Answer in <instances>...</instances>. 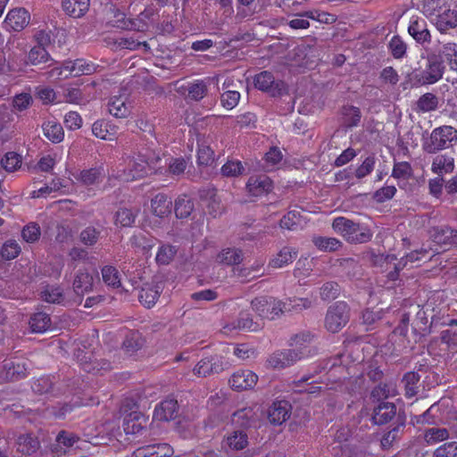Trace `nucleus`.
<instances>
[{
	"label": "nucleus",
	"mask_w": 457,
	"mask_h": 457,
	"mask_svg": "<svg viewBox=\"0 0 457 457\" xmlns=\"http://www.w3.org/2000/svg\"><path fill=\"white\" fill-rule=\"evenodd\" d=\"M332 227L350 244H364L372 238V232L368 227L345 217L334 219Z\"/></svg>",
	"instance_id": "1"
},
{
	"label": "nucleus",
	"mask_w": 457,
	"mask_h": 457,
	"mask_svg": "<svg viewBox=\"0 0 457 457\" xmlns=\"http://www.w3.org/2000/svg\"><path fill=\"white\" fill-rule=\"evenodd\" d=\"M457 141V130L452 126L436 128L428 142L424 143L423 150L428 154H436L448 147V143Z\"/></svg>",
	"instance_id": "2"
},
{
	"label": "nucleus",
	"mask_w": 457,
	"mask_h": 457,
	"mask_svg": "<svg viewBox=\"0 0 457 457\" xmlns=\"http://www.w3.org/2000/svg\"><path fill=\"white\" fill-rule=\"evenodd\" d=\"M255 88L267 93L271 97H281L288 94L287 84L281 79H275L270 71H264L253 78Z\"/></svg>",
	"instance_id": "3"
},
{
	"label": "nucleus",
	"mask_w": 457,
	"mask_h": 457,
	"mask_svg": "<svg viewBox=\"0 0 457 457\" xmlns=\"http://www.w3.org/2000/svg\"><path fill=\"white\" fill-rule=\"evenodd\" d=\"M350 308L345 302H337L328 307L325 317V327L332 332L341 330L349 321Z\"/></svg>",
	"instance_id": "4"
},
{
	"label": "nucleus",
	"mask_w": 457,
	"mask_h": 457,
	"mask_svg": "<svg viewBox=\"0 0 457 457\" xmlns=\"http://www.w3.org/2000/svg\"><path fill=\"white\" fill-rule=\"evenodd\" d=\"M27 377L26 363L18 359H9L3 361L0 370V381H18Z\"/></svg>",
	"instance_id": "5"
},
{
	"label": "nucleus",
	"mask_w": 457,
	"mask_h": 457,
	"mask_svg": "<svg viewBox=\"0 0 457 457\" xmlns=\"http://www.w3.org/2000/svg\"><path fill=\"white\" fill-rule=\"evenodd\" d=\"M435 303L432 301H428L418 312L416 318L412 322V329L416 336L420 337H425L431 333V328L434 325H428V313L435 312Z\"/></svg>",
	"instance_id": "6"
},
{
	"label": "nucleus",
	"mask_w": 457,
	"mask_h": 457,
	"mask_svg": "<svg viewBox=\"0 0 457 457\" xmlns=\"http://www.w3.org/2000/svg\"><path fill=\"white\" fill-rule=\"evenodd\" d=\"M123 413L122 428L126 435H136L141 432L145 428L146 422L145 416L137 410L130 411L128 412V405L124 404L121 407Z\"/></svg>",
	"instance_id": "7"
},
{
	"label": "nucleus",
	"mask_w": 457,
	"mask_h": 457,
	"mask_svg": "<svg viewBox=\"0 0 457 457\" xmlns=\"http://www.w3.org/2000/svg\"><path fill=\"white\" fill-rule=\"evenodd\" d=\"M263 326L264 323L262 321V320H254L250 313L241 312L237 320L227 324L223 328L226 331L238 329L247 332H257L261 330L263 328Z\"/></svg>",
	"instance_id": "8"
},
{
	"label": "nucleus",
	"mask_w": 457,
	"mask_h": 457,
	"mask_svg": "<svg viewBox=\"0 0 457 457\" xmlns=\"http://www.w3.org/2000/svg\"><path fill=\"white\" fill-rule=\"evenodd\" d=\"M424 71L432 84L436 83L443 78L445 71V65L442 54L439 52L428 54L426 69Z\"/></svg>",
	"instance_id": "9"
},
{
	"label": "nucleus",
	"mask_w": 457,
	"mask_h": 457,
	"mask_svg": "<svg viewBox=\"0 0 457 457\" xmlns=\"http://www.w3.org/2000/svg\"><path fill=\"white\" fill-rule=\"evenodd\" d=\"M258 381V376L251 370H242L235 372L229 379L231 387L237 391L253 388Z\"/></svg>",
	"instance_id": "10"
},
{
	"label": "nucleus",
	"mask_w": 457,
	"mask_h": 457,
	"mask_svg": "<svg viewBox=\"0 0 457 457\" xmlns=\"http://www.w3.org/2000/svg\"><path fill=\"white\" fill-rule=\"evenodd\" d=\"M303 355L304 353L302 350L288 349L271 355L269 362L272 367L281 369L294 364L296 361L302 359Z\"/></svg>",
	"instance_id": "11"
},
{
	"label": "nucleus",
	"mask_w": 457,
	"mask_h": 457,
	"mask_svg": "<svg viewBox=\"0 0 457 457\" xmlns=\"http://www.w3.org/2000/svg\"><path fill=\"white\" fill-rule=\"evenodd\" d=\"M30 14L25 8H15L8 12L4 23L6 28L21 31L28 26Z\"/></svg>",
	"instance_id": "12"
},
{
	"label": "nucleus",
	"mask_w": 457,
	"mask_h": 457,
	"mask_svg": "<svg viewBox=\"0 0 457 457\" xmlns=\"http://www.w3.org/2000/svg\"><path fill=\"white\" fill-rule=\"evenodd\" d=\"M246 188L252 195L259 196L270 193L273 189V182L265 174L252 176L247 181Z\"/></svg>",
	"instance_id": "13"
},
{
	"label": "nucleus",
	"mask_w": 457,
	"mask_h": 457,
	"mask_svg": "<svg viewBox=\"0 0 457 457\" xmlns=\"http://www.w3.org/2000/svg\"><path fill=\"white\" fill-rule=\"evenodd\" d=\"M222 359L217 355L202 359L195 367L194 373L206 377L212 374H218L223 370Z\"/></svg>",
	"instance_id": "14"
},
{
	"label": "nucleus",
	"mask_w": 457,
	"mask_h": 457,
	"mask_svg": "<svg viewBox=\"0 0 457 457\" xmlns=\"http://www.w3.org/2000/svg\"><path fill=\"white\" fill-rule=\"evenodd\" d=\"M249 444L248 436L244 429H236L228 435L223 442L222 448L227 453L244 450Z\"/></svg>",
	"instance_id": "15"
},
{
	"label": "nucleus",
	"mask_w": 457,
	"mask_h": 457,
	"mask_svg": "<svg viewBox=\"0 0 457 457\" xmlns=\"http://www.w3.org/2000/svg\"><path fill=\"white\" fill-rule=\"evenodd\" d=\"M396 405L389 402H380L373 410L372 421L376 425L388 423L394 417H397Z\"/></svg>",
	"instance_id": "16"
},
{
	"label": "nucleus",
	"mask_w": 457,
	"mask_h": 457,
	"mask_svg": "<svg viewBox=\"0 0 457 457\" xmlns=\"http://www.w3.org/2000/svg\"><path fill=\"white\" fill-rule=\"evenodd\" d=\"M290 417V404L287 401H278L269 408L268 419L273 425H281Z\"/></svg>",
	"instance_id": "17"
},
{
	"label": "nucleus",
	"mask_w": 457,
	"mask_h": 457,
	"mask_svg": "<svg viewBox=\"0 0 457 457\" xmlns=\"http://www.w3.org/2000/svg\"><path fill=\"white\" fill-rule=\"evenodd\" d=\"M179 415L178 401L174 398L163 400L154 410V417L159 420H171Z\"/></svg>",
	"instance_id": "18"
},
{
	"label": "nucleus",
	"mask_w": 457,
	"mask_h": 457,
	"mask_svg": "<svg viewBox=\"0 0 457 457\" xmlns=\"http://www.w3.org/2000/svg\"><path fill=\"white\" fill-rule=\"evenodd\" d=\"M153 213L160 218H164L171 213L172 201L163 193L157 194L151 201Z\"/></svg>",
	"instance_id": "19"
},
{
	"label": "nucleus",
	"mask_w": 457,
	"mask_h": 457,
	"mask_svg": "<svg viewBox=\"0 0 457 457\" xmlns=\"http://www.w3.org/2000/svg\"><path fill=\"white\" fill-rule=\"evenodd\" d=\"M408 32L419 44L429 43L431 40V36L424 19L412 21L408 28Z\"/></svg>",
	"instance_id": "20"
},
{
	"label": "nucleus",
	"mask_w": 457,
	"mask_h": 457,
	"mask_svg": "<svg viewBox=\"0 0 457 457\" xmlns=\"http://www.w3.org/2000/svg\"><path fill=\"white\" fill-rule=\"evenodd\" d=\"M406 416L404 411H399L397 415V424L381 438L380 445L383 450H388L393 443L398 438L399 433L405 427Z\"/></svg>",
	"instance_id": "21"
},
{
	"label": "nucleus",
	"mask_w": 457,
	"mask_h": 457,
	"mask_svg": "<svg viewBox=\"0 0 457 457\" xmlns=\"http://www.w3.org/2000/svg\"><path fill=\"white\" fill-rule=\"evenodd\" d=\"M31 388L34 393L38 395L49 394L56 396L62 394L60 387H55V383L49 376H43L34 380Z\"/></svg>",
	"instance_id": "22"
},
{
	"label": "nucleus",
	"mask_w": 457,
	"mask_h": 457,
	"mask_svg": "<svg viewBox=\"0 0 457 457\" xmlns=\"http://www.w3.org/2000/svg\"><path fill=\"white\" fill-rule=\"evenodd\" d=\"M94 286V278L88 272L79 270L73 280V291L79 296L92 291Z\"/></svg>",
	"instance_id": "23"
},
{
	"label": "nucleus",
	"mask_w": 457,
	"mask_h": 457,
	"mask_svg": "<svg viewBox=\"0 0 457 457\" xmlns=\"http://www.w3.org/2000/svg\"><path fill=\"white\" fill-rule=\"evenodd\" d=\"M17 451L26 455H32L39 449L40 443L32 434H23L16 440Z\"/></svg>",
	"instance_id": "24"
},
{
	"label": "nucleus",
	"mask_w": 457,
	"mask_h": 457,
	"mask_svg": "<svg viewBox=\"0 0 457 457\" xmlns=\"http://www.w3.org/2000/svg\"><path fill=\"white\" fill-rule=\"evenodd\" d=\"M402 383L404 387V395L407 398L417 395L422 387L420 375L415 371L405 373L402 378Z\"/></svg>",
	"instance_id": "25"
},
{
	"label": "nucleus",
	"mask_w": 457,
	"mask_h": 457,
	"mask_svg": "<svg viewBox=\"0 0 457 457\" xmlns=\"http://www.w3.org/2000/svg\"><path fill=\"white\" fill-rule=\"evenodd\" d=\"M62 7L67 15L80 18L88 11L89 0H62Z\"/></svg>",
	"instance_id": "26"
},
{
	"label": "nucleus",
	"mask_w": 457,
	"mask_h": 457,
	"mask_svg": "<svg viewBox=\"0 0 457 457\" xmlns=\"http://www.w3.org/2000/svg\"><path fill=\"white\" fill-rule=\"evenodd\" d=\"M256 415L251 408H244L235 411L232 415V422L239 427V429L251 428L256 422Z\"/></svg>",
	"instance_id": "27"
},
{
	"label": "nucleus",
	"mask_w": 457,
	"mask_h": 457,
	"mask_svg": "<svg viewBox=\"0 0 457 457\" xmlns=\"http://www.w3.org/2000/svg\"><path fill=\"white\" fill-rule=\"evenodd\" d=\"M161 292L162 289L158 285L145 284L138 294V300L145 307L150 308L156 303Z\"/></svg>",
	"instance_id": "28"
},
{
	"label": "nucleus",
	"mask_w": 457,
	"mask_h": 457,
	"mask_svg": "<svg viewBox=\"0 0 457 457\" xmlns=\"http://www.w3.org/2000/svg\"><path fill=\"white\" fill-rule=\"evenodd\" d=\"M153 159L139 154L131 163V177L132 179H137L145 177L149 171L152 170L151 164Z\"/></svg>",
	"instance_id": "29"
},
{
	"label": "nucleus",
	"mask_w": 457,
	"mask_h": 457,
	"mask_svg": "<svg viewBox=\"0 0 457 457\" xmlns=\"http://www.w3.org/2000/svg\"><path fill=\"white\" fill-rule=\"evenodd\" d=\"M195 204L187 195H179L174 203V212L178 219H187L194 211Z\"/></svg>",
	"instance_id": "30"
},
{
	"label": "nucleus",
	"mask_w": 457,
	"mask_h": 457,
	"mask_svg": "<svg viewBox=\"0 0 457 457\" xmlns=\"http://www.w3.org/2000/svg\"><path fill=\"white\" fill-rule=\"evenodd\" d=\"M51 318L48 314L38 312L31 315L29 325L32 333H44L51 327Z\"/></svg>",
	"instance_id": "31"
},
{
	"label": "nucleus",
	"mask_w": 457,
	"mask_h": 457,
	"mask_svg": "<svg viewBox=\"0 0 457 457\" xmlns=\"http://www.w3.org/2000/svg\"><path fill=\"white\" fill-rule=\"evenodd\" d=\"M108 112L116 118H126L130 113V106L121 96H113L108 103Z\"/></svg>",
	"instance_id": "32"
},
{
	"label": "nucleus",
	"mask_w": 457,
	"mask_h": 457,
	"mask_svg": "<svg viewBox=\"0 0 457 457\" xmlns=\"http://www.w3.org/2000/svg\"><path fill=\"white\" fill-rule=\"evenodd\" d=\"M436 27L441 32L457 27V11L445 10L436 17Z\"/></svg>",
	"instance_id": "33"
},
{
	"label": "nucleus",
	"mask_w": 457,
	"mask_h": 457,
	"mask_svg": "<svg viewBox=\"0 0 457 457\" xmlns=\"http://www.w3.org/2000/svg\"><path fill=\"white\" fill-rule=\"evenodd\" d=\"M438 97L433 93H425L416 102L415 110L421 112L436 111L438 107Z\"/></svg>",
	"instance_id": "34"
},
{
	"label": "nucleus",
	"mask_w": 457,
	"mask_h": 457,
	"mask_svg": "<svg viewBox=\"0 0 457 457\" xmlns=\"http://www.w3.org/2000/svg\"><path fill=\"white\" fill-rule=\"evenodd\" d=\"M44 135L53 143H60L63 140L64 133L61 124L49 120L43 124Z\"/></svg>",
	"instance_id": "35"
},
{
	"label": "nucleus",
	"mask_w": 457,
	"mask_h": 457,
	"mask_svg": "<svg viewBox=\"0 0 457 457\" xmlns=\"http://www.w3.org/2000/svg\"><path fill=\"white\" fill-rule=\"evenodd\" d=\"M430 237L436 245H449L453 243V230L449 228L435 227L430 230Z\"/></svg>",
	"instance_id": "36"
},
{
	"label": "nucleus",
	"mask_w": 457,
	"mask_h": 457,
	"mask_svg": "<svg viewBox=\"0 0 457 457\" xmlns=\"http://www.w3.org/2000/svg\"><path fill=\"white\" fill-rule=\"evenodd\" d=\"M187 97L193 101H201L208 93V84L205 80H196L190 83L187 89Z\"/></svg>",
	"instance_id": "37"
},
{
	"label": "nucleus",
	"mask_w": 457,
	"mask_h": 457,
	"mask_svg": "<svg viewBox=\"0 0 457 457\" xmlns=\"http://www.w3.org/2000/svg\"><path fill=\"white\" fill-rule=\"evenodd\" d=\"M296 257V251L285 246L279 251L277 256L270 261V265L273 268H282L283 266L291 263Z\"/></svg>",
	"instance_id": "38"
},
{
	"label": "nucleus",
	"mask_w": 457,
	"mask_h": 457,
	"mask_svg": "<svg viewBox=\"0 0 457 457\" xmlns=\"http://www.w3.org/2000/svg\"><path fill=\"white\" fill-rule=\"evenodd\" d=\"M273 303L271 296L255 297L251 302L252 309L261 317L260 320L268 319L270 303Z\"/></svg>",
	"instance_id": "39"
},
{
	"label": "nucleus",
	"mask_w": 457,
	"mask_h": 457,
	"mask_svg": "<svg viewBox=\"0 0 457 457\" xmlns=\"http://www.w3.org/2000/svg\"><path fill=\"white\" fill-rule=\"evenodd\" d=\"M143 344L144 340L140 334L137 331H131L126 336L122 343V348L127 353L132 355L143 346Z\"/></svg>",
	"instance_id": "40"
},
{
	"label": "nucleus",
	"mask_w": 457,
	"mask_h": 457,
	"mask_svg": "<svg viewBox=\"0 0 457 457\" xmlns=\"http://www.w3.org/2000/svg\"><path fill=\"white\" fill-rule=\"evenodd\" d=\"M218 259L223 264L237 265L243 261V252L238 248H227L221 251Z\"/></svg>",
	"instance_id": "41"
},
{
	"label": "nucleus",
	"mask_w": 457,
	"mask_h": 457,
	"mask_svg": "<svg viewBox=\"0 0 457 457\" xmlns=\"http://www.w3.org/2000/svg\"><path fill=\"white\" fill-rule=\"evenodd\" d=\"M439 53L446 60L450 69L457 71V44L446 43L442 46Z\"/></svg>",
	"instance_id": "42"
},
{
	"label": "nucleus",
	"mask_w": 457,
	"mask_h": 457,
	"mask_svg": "<svg viewBox=\"0 0 457 457\" xmlns=\"http://www.w3.org/2000/svg\"><path fill=\"white\" fill-rule=\"evenodd\" d=\"M177 252L176 246L169 244L162 245L157 252L155 261L159 265H168L173 261Z\"/></svg>",
	"instance_id": "43"
},
{
	"label": "nucleus",
	"mask_w": 457,
	"mask_h": 457,
	"mask_svg": "<svg viewBox=\"0 0 457 457\" xmlns=\"http://www.w3.org/2000/svg\"><path fill=\"white\" fill-rule=\"evenodd\" d=\"M303 221V216L301 212L298 210H292L288 212L280 220V227L289 230L296 229L297 227L301 226Z\"/></svg>",
	"instance_id": "44"
},
{
	"label": "nucleus",
	"mask_w": 457,
	"mask_h": 457,
	"mask_svg": "<svg viewBox=\"0 0 457 457\" xmlns=\"http://www.w3.org/2000/svg\"><path fill=\"white\" fill-rule=\"evenodd\" d=\"M312 242L320 250L325 252H335L343 245L342 242L335 237H316Z\"/></svg>",
	"instance_id": "45"
},
{
	"label": "nucleus",
	"mask_w": 457,
	"mask_h": 457,
	"mask_svg": "<svg viewBox=\"0 0 457 457\" xmlns=\"http://www.w3.org/2000/svg\"><path fill=\"white\" fill-rule=\"evenodd\" d=\"M40 295L43 301L50 303H60L63 300L62 289L55 286H46Z\"/></svg>",
	"instance_id": "46"
},
{
	"label": "nucleus",
	"mask_w": 457,
	"mask_h": 457,
	"mask_svg": "<svg viewBox=\"0 0 457 457\" xmlns=\"http://www.w3.org/2000/svg\"><path fill=\"white\" fill-rule=\"evenodd\" d=\"M137 211L128 208H120L115 213V225L120 227H130L135 222Z\"/></svg>",
	"instance_id": "47"
},
{
	"label": "nucleus",
	"mask_w": 457,
	"mask_h": 457,
	"mask_svg": "<svg viewBox=\"0 0 457 457\" xmlns=\"http://www.w3.org/2000/svg\"><path fill=\"white\" fill-rule=\"evenodd\" d=\"M115 126L111 125L109 122L100 120L94 122L92 126V133L101 139H108L107 135L110 134L114 136L115 134Z\"/></svg>",
	"instance_id": "48"
},
{
	"label": "nucleus",
	"mask_w": 457,
	"mask_h": 457,
	"mask_svg": "<svg viewBox=\"0 0 457 457\" xmlns=\"http://www.w3.org/2000/svg\"><path fill=\"white\" fill-rule=\"evenodd\" d=\"M29 60L33 65H40L53 61L46 49L41 46H34L29 51Z\"/></svg>",
	"instance_id": "49"
},
{
	"label": "nucleus",
	"mask_w": 457,
	"mask_h": 457,
	"mask_svg": "<svg viewBox=\"0 0 457 457\" xmlns=\"http://www.w3.org/2000/svg\"><path fill=\"white\" fill-rule=\"evenodd\" d=\"M340 286L335 281L326 282L320 287V298L324 301H331L340 295Z\"/></svg>",
	"instance_id": "50"
},
{
	"label": "nucleus",
	"mask_w": 457,
	"mask_h": 457,
	"mask_svg": "<svg viewBox=\"0 0 457 457\" xmlns=\"http://www.w3.org/2000/svg\"><path fill=\"white\" fill-rule=\"evenodd\" d=\"M245 171V167L239 161L228 160L221 167V174L224 177L235 178L242 175Z\"/></svg>",
	"instance_id": "51"
},
{
	"label": "nucleus",
	"mask_w": 457,
	"mask_h": 457,
	"mask_svg": "<svg viewBox=\"0 0 457 457\" xmlns=\"http://www.w3.org/2000/svg\"><path fill=\"white\" fill-rule=\"evenodd\" d=\"M406 82L411 84V87H418L425 85H431L425 71L414 70L406 76Z\"/></svg>",
	"instance_id": "52"
},
{
	"label": "nucleus",
	"mask_w": 457,
	"mask_h": 457,
	"mask_svg": "<svg viewBox=\"0 0 457 457\" xmlns=\"http://www.w3.org/2000/svg\"><path fill=\"white\" fill-rule=\"evenodd\" d=\"M453 159L445 155H438L434 159L432 164V170L436 173H441L443 170L451 171L453 170Z\"/></svg>",
	"instance_id": "53"
},
{
	"label": "nucleus",
	"mask_w": 457,
	"mask_h": 457,
	"mask_svg": "<svg viewBox=\"0 0 457 457\" xmlns=\"http://www.w3.org/2000/svg\"><path fill=\"white\" fill-rule=\"evenodd\" d=\"M20 253L21 247L19 246L15 240L6 241L3 245L0 252L2 258L6 261H10L16 258Z\"/></svg>",
	"instance_id": "54"
},
{
	"label": "nucleus",
	"mask_w": 457,
	"mask_h": 457,
	"mask_svg": "<svg viewBox=\"0 0 457 457\" xmlns=\"http://www.w3.org/2000/svg\"><path fill=\"white\" fill-rule=\"evenodd\" d=\"M70 66V71H71L73 77H78L82 74H91L95 68L93 65L86 63L83 60H76L74 62H67Z\"/></svg>",
	"instance_id": "55"
},
{
	"label": "nucleus",
	"mask_w": 457,
	"mask_h": 457,
	"mask_svg": "<svg viewBox=\"0 0 457 457\" xmlns=\"http://www.w3.org/2000/svg\"><path fill=\"white\" fill-rule=\"evenodd\" d=\"M136 126L145 140L155 139L154 126L148 120L140 117L136 120Z\"/></svg>",
	"instance_id": "56"
},
{
	"label": "nucleus",
	"mask_w": 457,
	"mask_h": 457,
	"mask_svg": "<svg viewBox=\"0 0 457 457\" xmlns=\"http://www.w3.org/2000/svg\"><path fill=\"white\" fill-rule=\"evenodd\" d=\"M41 235L40 227L35 222H31L26 225L22 231L21 236L23 239L28 243H34L39 239Z\"/></svg>",
	"instance_id": "57"
},
{
	"label": "nucleus",
	"mask_w": 457,
	"mask_h": 457,
	"mask_svg": "<svg viewBox=\"0 0 457 457\" xmlns=\"http://www.w3.org/2000/svg\"><path fill=\"white\" fill-rule=\"evenodd\" d=\"M343 114L345 117V124L349 128L357 126V124L360 122L361 111L358 107L352 105L345 106Z\"/></svg>",
	"instance_id": "58"
},
{
	"label": "nucleus",
	"mask_w": 457,
	"mask_h": 457,
	"mask_svg": "<svg viewBox=\"0 0 457 457\" xmlns=\"http://www.w3.org/2000/svg\"><path fill=\"white\" fill-rule=\"evenodd\" d=\"M389 49L395 58L400 59L405 54L407 46L399 36H394L389 42Z\"/></svg>",
	"instance_id": "59"
},
{
	"label": "nucleus",
	"mask_w": 457,
	"mask_h": 457,
	"mask_svg": "<svg viewBox=\"0 0 457 457\" xmlns=\"http://www.w3.org/2000/svg\"><path fill=\"white\" fill-rule=\"evenodd\" d=\"M412 176V169L409 162H401L394 165L392 177L395 179H407Z\"/></svg>",
	"instance_id": "60"
},
{
	"label": "nucleus",
	"mask_w": 457,
	"mask_h": 457,
	"mask_svg": "<svg viewBox=\"0 0 457 457\" xmlns=\"http://www.w3.org/2000/svg\"><path fill=\"white\" fill-rule=\"evenodd\" d=\"M100 237V231L94 227H87L79 234L80 241L88 246L94 245Z\"/></svg>",
	"instance_id": "61"
},
{
	"label": "nucleus",
	"mask_w": 457,
	"mask_h": 457,
	"mask_svg": "<svg viewBox=\"0 0 457 457\" xmlns=\"http://www.w3.org/2000/svg\"><path fill=\"white\" fill-rule=\"evenodd\" d=\"M449 436L446 428H432L426 431L425 439L428 444H434L446 439Z\"/></svg>",
	"instance_id": "62"
},
{
	"label": "nucleus",
	"mask_w": 457,
	"mask_h": 457,
	"mask_svg": "<svg viewBox=\"0 0 457 457\" xmlns=\"http://www.w3.org/2000/svg\"><path fill=\"white\" fill-rule=\"evenodd\" d=\"M1 163L5 170L13 171L21 165V157L14 152H9L2 159Z\"/></svg>",
	"instance_id": "63"
},
{
	"label": "nucleus",
	"mask_w": 457,
	"mask_h": 457,
	"mask_svg": "<svg viewBox=\"0 0 457 457\" xmlns=\"http://www.w3.org/2000/svg\"><path fill=\"white\" fill-rule=\"evenodd\" d=\"M435 457H457V442L445 443L434 453Z\"/></svg>",
	"instance_id": "64"
}]
</instances>
